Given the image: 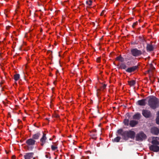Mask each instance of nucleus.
I'll return each instance as SVG.
<instances>
[{"label":"nucleus","instance_id":"obj_1","mask_svg":"<svg viewBox=\"0 0 159 159\" xmlns=\"http://www.w3.org/2000/svg\"><path fill=\"white\" fill-rule=\"evenodd\" d=\"M118 133L122 136L123 139L127 140L129 138L134 139L135 136V132L132 130L123 131L122 129H120L117 131Z\"/></svg>","mask_w":159,"mask_h":159},{"label":"nucleus","instance_id":"obj_2","mask_svg":"<svg viewBox=\"0 0 159 159\" xmlns=\"http://www.w3.org/2000/svg\"><path fill=\"white\" fill-rule=\"evenodd\" d=\"M149 98L148 105L153 109H155L159 106V101L157 98L153 96L148 97Z\"/></svg>","mask_w":159,"mask_h":159},{"label":"nucleus","instance_id":"obj_3","mask_svg":"<svg viewBox=\"0 0 159 159\" xmlns=\"http://www.w3.org/2000/svg\"><path fill=\"white\" fill-rule=\"evenodd\" d=\"M131 54L134 57H137L140 56L145 52V50H138L136 48L132 49L130 51Z\"/></svg>","mask_w":159,"mask_h":159},{"label":"nucleus","instance_id":"obj_4","mask_svg":"<svg viewBox=\"0 0 159 159\" xmlns=\"http://www.w3.org/2000/svg\"><path fill=\"white\" fill-rule=\"evenodd\" d=\"M135 138L136 140L142 141L146 139L147 136L143 132H141L136 134Z\"/></svg>","mask_w":159,"mask_h":159},{"label":"nucleus","instance_id":"obj_5","mask_svg":"<svg viewBox=\"0 0 159 159\" xmlns=\"http://www.w3.org/2000/svg\"><path fill=\"white\" fill-rule=\"evenodd\" d=\"M152 42H151L150 43H147L146 50L148 52L152 51L155 48V45L152 44Z\"/></svg>","mask_w":159,"mask_h":159},{"label":"nucleus","instance_id":"obj_6","mask_svg":"<svg viewBox=\"0 0 159 159\" xmlns=\"http://www.w3.org/2000/svg\"><path fill=\"white\" fill-rule=\"evenodd\" d=\"M35 142V141L34 139H30L26 141V143L28 147L32 148V146L34 145Z\"/></svg>","mask_w":159,"mask_h":159},{"label":"nucleus","instance_id":"obj_7","mask_svg":"<svg viewBox=\"0 0 159 159\" xmlns=\"http://www.w3.org/2000/svg\"><path fill=\"white\" fill-rule=\"evenodd\" d=\"M150 132L152 134L157 135L159 134V129L156 127H152L151 129Z\"/></svg>","mask_w":159,"mask_h":159},{"label":"nucleus","instance_id":"obj_8","mask_svg":"<svg viewBox=\"0 0 159 159\" xmlns=\"http://www.w3.org/2000/svg\"><path fill=\"white\" fill-rule=\"evenodd\" d=\"M142 114L146 118H149L151 116L150 111L148 110H143L142 111Z\"/></svg>","mask_w":159,"mask_h":159},{"label":"nucleus","instance_id":"obj_9","mask_svg":"<svg viewBox=\"0 0 159 159\" xmlns=\"http://www.w3.org/2000/svg\"><path fill=\"white\" fill-rule=\"evenodd\" d=\"M149 149L154 152H157L159 151V146L157 145H152L149 147Z\"/></svg>","mask_w":159,"mask_h":159},{"label":"nucleus","instance_id":"obj_10","mask_svg":"<svg viewBox=\"0 0 159 159\" xmlns=\"http://www.w3.org/2000/svg\"><path fill=\"white\" fill-rule=\"evenodd\" d=\"M138 68V66H135L131 67L128 68L126 70V71L128 73H131L137 70Z\"/></svg>","mask_w":159,"mask_h":159},{"label":"nucleus","instance_id":"obj_11","mask_svg":"<svg viewBox=\"0 0 159 159\" xmlns=\"http://www.w3.org/2000/svg\"><path fill=\"white\" fill-rule=\"evenodd\" d=\"M146 99H143L138 100L137 102V104L141 106H145L146 105Z\"/></svg>","mask_w":159,"mask_h":159},{"label":"nucleus","instance_id":"obj_12","mask_svg":"<svg viewBox=\"0 0 159 159\" xmlns=\"http://www.w3.org/2000/svg\"><path fill=\"white\" fill-rule=\"evenodd\" d=\"M33 152L26 153L24 156V157L25 159H31L34 156Z\"/></svg>","mask_w":159,"mask_h":159},{"label":"nucleus","instance_id":"obj_13","mask_svg":"<svg viewBox=\"0 0 159 159\" xmlns=\"http://www.w3.org/2000/svg\"><path fill=\"white\" fill-rule=\"evenodd\" d=\"M100 89H98L97 90V95L98 97L100 94V91L101 90H102L104 89L105 87L106 86L105 84H100Z\"/></svg>","mask_w":159,"mask_h":159},{"label":"nucleus","instance_id":"obj_14","mask_svg":"<svg viewBox=\"0 0 159 159\" xmlns=\"http://www.w3.org/2000/svg\"><path fill=\"white\" fill-rule=\"evenodd\" d=\"M138 121L135 120H130L129 125L131 127H134L138 124Z\"/></svg>","mask_w":159,"mask_h":159},{"label":"nucleus","instance_id":"obj_15","mask_svg":"<svg viewBox=\"0 0 159 159\" xmlns=\"http://www.w3.org/2000/svg\"><path fill=\"white\" fill-rule=\"evenodd\" d=\"M47 138L46 136V134H43L42 137L40 139V141L41 142V145L42 146H43L45 143L46 140Z\"/></svg>","mask_w":159,"mask_h":159},{"label":"nucleus","instance_id":"obj_16","mask_svg":"<svg viewBox=\"0 0 159 159\" xmlns=\"http://www.w3.org/2000/svg\"><path fill=\"white\" fill-rule=\"evenodd\" d=\"M51 148L52 151H56L57 150V144L56 143H53L51 146Z\"/></svg>","mask_w":159,"mask_h":159},{"label":"nucleus","instance_id":"obj_17","mask_svg":"<svg viewBox=\"0 0 159 159\" xmlns=\"http://www.w3.org/2000/svg\"><path fill=\"white\" fill-rule=\"evenodd\" d=\"M155 137H152V140L151 141V143L152 144V145H159V142L157 139L155 138Z\"/></svg>","mask_w":159,"mask_h":159},{"label":"nucleus","instance_id":"obj_18","mask_svg":"<svg viewBox=\"0 0 159 159\" xmlns=\"http://www.w3.org/2000/svg\"><path fill=\"white\" fill-rule=\"evenodd\" d=\"M141 115L139 113H137L135 114L133 116V119H137L139 120L140 117Z\"/></svg>","mask_w":159,"mask_h":159},{"label":"nucleus","instance_id":"obj_19","mask_svg":"<svg viewBox=\"0 0 159 159\" xmlns=\"http://www.w3.org/2000/svg\"><path fill=\"white\" fill-rule=\"evenodd\" d=\"M127 66L124 63H121L119 65V68L121 69H125Z\"/></svg>","mask_w":159,"mask_h":159},{"label":"nucleus","instance_id":"obj_20","mask_svg":"<svg viewBox=\"0 0 159 159\" xmlns=\"http://www.w3.org/2000/svg\"><path fill=\"white\" fill-rule=\"evenodd\" d=\"M40 135V134L39 133H37L34 134L33 136V138L34 139H37L39 138Z\"/></svg>","mask_w":159,"mask_h":159},{"label":"nucleus","instance_id":"obj_21","mask_svg":"<svg viewBox=\"0 0 159 159\" xmlns=\"http://www.w3.org/2000/svg\"><path fill=\"white\" fill-rule=\"evenodd\" d=\"M14 79L16 81H17L20 79V75L19 74H16L14 76Z\"/></svg>","mask_w":159,"mask_h":159},{"label":"nucleus","instance_id":"obj_22","mask_svg":"<svg viewBox=\"0 0 159 159\" xmlns=\"http://www.w3.org/2000/svg\"><path fill=\"white\" fill-rule=\"evenodd\" d=\"M130 86H134L135 84V82L134 80H132L128 82Z\"/></svg>","mask_w":159,"mask_h":159},{"label":"nucleus","instance_id":"obj_23","mask_svg":"<svg viewBox=\"0 0 159 159\" xmlns=\"http://www.w3.org/2000/svg\"><path fill=\"white\" fill-rule=\"evenodd\" d=\"M117 60L120 61L121 62H123L124 61V58L121 56L118 57L116 58Z\"/></svg>","mask_w":159,"mask_h":159},{"label":"nucleus","instance_id":"obj_24","mask_svg":"<svg viewBox=\"0 0 159 159\" xmlns=\"http://www.w3.org/2000/svg\"><path fill=\"white\" fill-rule=\"evenodd\" d=\"M120 139V137H117L116 138L112 140L113 142H118L119 141Z\"/></svg>","mask_w":159,"mask_h":159},{"label":"nucleus","instance_id":"obj_25","mask_svg":"<svg viewBox=\"0 0 159 159\" xmlns=\"http://www.w3.org/2000/svg\"><path fill=\"white\" fill-rule=\"evenodd\" d=\"M129 120L128 119H125L124 121V122L125 125L128 126L129 125Z\"/></svg>","mask_w":159,"mask_h":159},{"label":"nucleus","instance_id":"obj_26","mask_svg":"<svg viewBox=\"0 0 159 159\" xmlns=\"http://www.w3.org/2000/svg\"><path fill=\"white\" fill-rule=\"evenodd\" d=\"M92 1L91 0L87 1H86L87 4L89 6H90L92 5Z\"/></svg>","mask_w":159,"mask_h":159},{"label":"nucleus","instance_id":"obj_27","mask_svg":"<svg viewBox=\"0 0 159 159\" xmlns=\"http://www.w3.org/2000/svg\"><path fill=\"white\" fill-rule=\"evenodd\" d=\"M156 123L157 124H159V116H158L156 119Z\"/></svg>","mask_w":159,"mask_h":159},{"label":"nucleus","instance_id":"obj_28","mask_svg":"<svg viewBox=\"0 0 159 159\" xmlns=\"http://www.w3.org/2000/svg\"><path fill=\"white\" fill-rule=\"evenodd\" d=\"M138 24V22L137 21H136L135 22H134L133 25H132V27L133 28H134L135 26H136Z\"/></svg>","mask_w":159,"mask_h":159},{"label":"nucleus","instance_id":"obj_29","mask_svg":"<svg viewBox=\"0 0 159 159\" xmlns=\"http://www.w3.org/2000/svg\"><path fill=\"white\" fill-rule=\"evenodd\" d=\"M101 61L100 57H98L97 59V62L98 63H99Z\"/></svg>","mask_w":159,"mask_h":159},{"label":"nucleus","instance_id":"obj_30","mask_svg":"<svg viewBox=\"0 0 159 159\" xmlns=\"http://www.w3.org/2000/svg\"><path fill=\"white\" fill-rule=\"evenodd\" d=\"M105 12V11H102V13H101V16H103V14H104Z\"/></svg>","mask_w":159,"mask_h":159},{"label":"nucleus","instance_id":"obj_31","mask_svg":"<svg viewBox=\"0 0 159 159\" xmlns=\"http://www.w3.org/2000/svg\"><path fill=\"white\" fill-rule=\"evenodd\" d=\"M151 67L152 69L153 70L154 69L155 67L153 66V65L152 64H151Z\"/></svg>","mask_w":159,"mask_h":159},{"label":"nucleus","instance_id":"obj_32","mask_svg":"<svg viewBox=\"0 0 159 159\" xmlns=\"http://www.w3.org/2000/svg\"><path fill=\"white\" fill-rule=\"evenodd\" d=\"M16 158V157L15 156L13 155L12 157V159H15Z\"/></svg>","mask_w":159,"mask_h":159},{"label":"nucleus","instance_id":"obj_33","mask_svg":"<svg viewBox=\"0 0 159 159\" xmlns=\"http://www.w3.org/2000/svg\"><path fill=\"white\" fill-rule=\"evenodd\" d=\"M155 139H157L159 140V137H156L155 138Z\"/></svg>","mask_w":159,"mask_h":159},{"label":"nucleus","instance_id":"obj_34","mask_svg":"<svg viewBox=\"0 0 159 159\" xmlns=\"http://www.w3.org/2000/svg\"><path fill=\"white\" fill-rule=\"evenodd\" d=\"M10 27V26H8L6 27V29H9Z\"/></svg>","mask_w":159,"mask_h":159},{"label":"nucleus","instance_id":"obj_35","mask_svg":"<svg viewBox=\"0 0 159 159\" xmlns=\"http://www.w3.org/2000/svg\"><path fill=\"white\" fill-rule=\"evenodd\" d=\"M114 53V52H111L110 53V55H112V53Z\"/></svg>","mask_w":159,"mask_h":159},{"label":"nucleus","instance_id":"obj_36","mask_svg":"<svg viewBox=\"0 0 159 159\" xmlns=\"http://www.w3.org/2000/svg\"><path fill=\"white\" fill-rule=\"evenodd\" d=\"M150 70H148V73L150 71Z\"/></svg>","mask_w":159,"mask_h":159},{"label":"nucleus","instance_id":"obj_37","mask_svg":"<svg viewBox=\"0 0 159 159\" xmlns=\"http://www.w3.org/2000/svg\"><path fill=\"white\" fill-rule=\"evenodd\" d=\"M157 115H158V116H159V110L157 113Z\"/></svg>","mask_w":159,"mask_h":159},{"label":"nucleus","instance_id":"obj_38","mask_svg":"<svg viewBox=\"0 0 159 159\" xmlns=\"http://www.w3.org/2000/svg\"><path fill=\"white\" fill-rule=\"evenodd\" d=\"M33 159H36V157H33Z\"/></svg>","mask_w":159,"mask_h":159},{"label":"nucleus","instance_id":"obj_39","mask_svg":"<svg viewBox=\"0 0 159 159\" xmlns=\"http://www.w3.org/2000/svg\"><path fill=\"white\" fill-rule=\"evenodd\" d=\"M89 158V157H86V159H88Z\"/></svg>","mask_w":159,"mask_h":159},{"label":"nucleus","instance_id":"obj_40","mask_svg":"<svg viewBox=\"0 0 159 159\" xmlns=\"http://www.w3.org/2000/svg\"><path fill=\"white\" fill-rule=\"evenodd\" d=\"M113 107V108L114 109L115 108V107Z\"/></svg>","mask_w":159,"mask_h":159},{"label":"nucleus","instance_id":"obj_41","mask_svg":"<svg viewBox=\"0 0 159 159\" xmlns=\"http://www.w3.org/2000/svg\"><path fill=\"white\" fill-rule=\"evenodd\" d=\"M101 125V124H100L99 125V126H100V125Z\"/></svg>","mask_w":159,"mask_h":159},{"label":"nucleus","instance_id":"obj_42","mask_svg":"<svg viewBox=\"0 0 159 159\" xmlns=\"http://www.w3.org/2000/svg\"><path fill=\"white\" fill-rule=\"evenodd\" d=\"M110 93L111 92V90L110 89Z\"/></svg>","mask_w":159,"mask_h":159},{"label":"nucleus","instance_id":"obj_43","mask_svg":"<svg viewBox=\"0 0 159 159\" xmlns=\"http://www.w3.org/2000/svg\"><path fill=\"white\" fill-rule=\"evenodd\" d=\"M98 85H96V87H98Z\"/></svg>","mask_w":159,"mask_h":159},{"label":"nucleus","instance_id":"obj_44","mask_svg":"<svg viewBox=\"0 0 159 159\" xmlns=\"http://www.w3.org/2000/svg\"><path fill=\"white\" fill-rule=\"evenodd\" d=\"M140 29V28H139V30Z\"/></svg>","mask_w":159,"mask_h":159}]
</instances>
